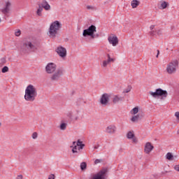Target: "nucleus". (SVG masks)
I'll return each instance as SVG.
<instances>
[{"mask_svg":"<svg viewBox=\"0 0 179 179\" xmlns=\"http://www.w3.org/2000/svg\"><path fill=\"white\" fill-rule=\"evenodd\" d=\"M99 163H101V159H96L94 161V164H99Z\"/></svg>","mask_w":179,"mask_h":179,"instance_id":"nucleus-36","label":"nucleus"},{"mask_svg":"<svg viewBox=\"0 0 179 179\" xmlns=\"http://www.w3.org/2000/svg\"><path fill=\"white\" fill-rule=\"evenodd\" d=\"M132 90V87L131 85H128V87L124 89V93H129V92H131V90Z\"/></svg>","mask_w":179,"mask_h":179,"instance_id":"nucleus-28","label":"nucleus"},{"mask_svg":"<svg viewBox=\"0 0 179 179\" xmlns=\"http://www.w3.org/2000/svg\"><path fill=\"white\" fill-rule=\"evenodd\" d=\"M153 149H155V147L152 145V143L150 142H148L145 143L144 152L145 153H146V155H149V153H150V152H152Z\"/></svg>","mask_w":179,"mask_h":179,"instance_id":"nucleus-12","label":"nucleus"},{"mask_svg":"<svg viewBox=\"0 0 179 179\" xmlns=\"http://www.w3.org/2000/svg\"><path fill=\"white\" fill-rule=\"evenodd\" d=\"M166 8H167V2L163 1L161 3V9H166Z\"/></svg>","mask_w":179,"mask_h":179,"instance_id":"nucleus-31","label":"nucleus"},{"mask_svg":"<svg viewBox=\"0 0 179 179\" xmlns=\"http://www.w3.org/2000/svg\"><path fill=\"white\" fill-rule=\"evenodd\" d=\"M16 179H23V176L22 175H18L17 176Z\"/></svg>","mask_w":179,"mask_h":179,"instance_id":"nucleus-41","label":"nucleus"},{"mask_svg":"<svg viewBox=\"0 0 179 179\" xmlns=\"http://www.w3.org/2000/svg\"><path fill=\"white\" fill-rule=\"evenodd\" d=\"M108 43L112 44L113 47H115L116 45H118V37L117 36L112 34L108 37Z\"/></svg>","mask_w":179,"mask_h":179,"instance_id":"nucleus-9","label":"nucleus"},{"mask_svg":"<svg viewBox=\"0 0 179 179\" xmlns=\"http://www.w3.org/2000/svg\"><path fill=\"white\" fill-rule=\"evenodd\" d=\"M45 71L47 73L52 74L50 77V80L52 82H58L62 75H64V69H57V64L54 63H48L45 66Z\"/></svg>","mask_w":179,"mask_h":179,"instance_id":"nucleus-1","label":"nucleus"},{"mask_svg":"<svg viewBox=\"0 0 179 179\" xmlns=\"http://www.w3.org/2000/svg\"><path fill=\"white\" fill-rule=\"evenodd\" d=\"M76 145L78 146V150H80V149H83V148H85V144H83L80 140H78L77 143L76 142Z\"/></svg>","mask_w":179,"mask_h":179,"instance_id":"nucleus-22","label":"nucleus"},{"mask_svg":"<svg viewBox=\"0 0 179 179\" xmlns=\"http://www.w3.org/2000/svg\"><path fill=\"white\" fill-rule=\"evenodd\" d=\"M72 148V152L73 153H78V150H79V147L76 145V141L73 142V145L71 146Z\"/></svg>","mask_w":179,"mask_h":179,"instance_id":"nucleus-20","label":"nucleus"},{"mask_svg":"<svg viewBox=\"0 0 179 179\" xmlns=\"http://www.w3.org/2000/svg\"><path fill=\"white\" fill-rule=\"evenodd\" d=\"M87 9H89V10L92 9L93 10H94V7H93L92 6H87Z\"/></svg>","mask_w":179,"mask_h":179,"instance_id":"nucleus-39","label":"nucleus"},{"mask_svg":"<svg viewBox=\"0 0 179 179\" xmlns=\"http://www.w3.org/2000/svg\"><path fill=\"white\" fill-rule=\"evenodd\" d=\"M140 3H141V2H139V1L133 0V1H131V7L133 8V9H135V8H138V6H139Z\"/></svg>","mask_w":179,"mask_h":179,"instance_id":"nucleus-21","label":"nucleus"},{"mask_svg":"<svg viewBox=\"0 0 179 179\" xmlns=\"http://www.w3.org/2000/svg\"><path fill=\"white\" fill-rule=\"evenodd\" d=\"M99 148H100V145H99V144H96V145L94 146V149H99Z\"/></svg>","mask_w":179,"mask_h":179,"instance_id":"nucleus-42","label":"nucleus"},{"mask_svg":"<svg viewBox=\"0 0 179 179\" xmlns=\"http://www.w3.org/2000/svg\"><path fill=\"white\" fill-rule=\"evenodd\" d=\"M0 22H1V19H0Z\"/></svg>","mask_w":179,"mask_h":179,"instance_id":"nucleus-48","label":"nucleus"},{"mask_svg":"<svg viewBox=\"0 0 179 179\" xmlns=\"http://www.w3.org/2000/svg\"><path fill=\"white\" fill-rule=\"evenodd\" d=\"M124 100V97L120 96V95H115L113 99V103L114 104H117V103H120V101H122Z\"/></svg>","mask_w":179,"mask_h":179,"instance_id":"nucleus-18","label":"nucleus"},{"mask_svg":"<svg viewBox=\"0 0 179 179\" xmlns=\"http://www.w3.org/2000/svg\"><path fill=\"white\" fill-rule=\"evenodd\" d=\"M106 173L107 169H103L96 174L94 175V176L91 179H105Z\"/></svg>","mask_w":179,"mask_h":179,"instance_id":"nucleus-8","label":"nucleus"},{"mask_svg":"<svg viewBox=\"0 0 179 179\" xmlns=\"http://www.w3.org/2000/svg\"><path fill=\"white\" fill-rule=\"evenodd\" d=\"M149 94L154 97V99L161 97V100L166 99L167 96H169V93L166 90H162V88L157 89L154 92L150 91L149 92Z\"/></svg>","mask_w":179,"mask_h":179,"instance_id":"nucleus-5","label":"nucleus"},{"mask_svg":"<svg viewBox=\"0 0 179 179\" xmlns=\"http://www.w3.org/2000/svg\"><path fill=\"white\" fill-rule=\"evenodd\" d=\"M24 99L26 101L33 102L37 97V88L33 85H29L25 89Z\"/></svg>","mask_w":179,"mask_h":179,"instance_id":"nucleus-2","label":"nucleus"},{"mask_svg":"<svg viewBox=\"0 0 179 179\" xmlns=\"http://www.w3.org/2000/svg\"><path fill=\"white\" fill-rule=\"evenodd\" d=\"M20 34H22V31H20V29H17L15 32V36H16V37H19L20 36Z\"/></svg>","mask_w":179,"mask_h":179,"instance_id":"nucleus-32","label":"nucleus"},{"mask_svg":"<svg viewBox=\"0 0 179 179\" xmlns=\"http://www.w3.org/2000/svg\"><path fill=\"white\" fill-rule=\"evenodd\" d=\"M10 2L7 1L6 2V7L3 9H1V12L2 13H3V15H8V13H9V12H10Z\"/></svg>","mask_w":179,"mask_h":179,"instance_id":"nucleus-16","label":"nucleus"},{"mask_svg":"<svg viewBox=\"0 0 179 179\" xmlns=\"http://www.w3.org/2000/svg\"><path fill=\"white\" fill-rule=\"evenodd\" d=\"M38 6H41L45 10H50L51 9V6H50L46 0H42L41 3L38 4Z\"/></svg>","mask_w":179,"mask_h":179,"instance_id":"nucleus-14","label":"nucleus"},{"mask_svg":"<svg viewBox=\"0 0 179 179\" xmlns=\"http://www.w3.org/2000/svg\"><path fill=\"white\" fill-rule=\"evenodd\" d=\"M1 72H2V73H6V72H9V68L8 66H5L1 69Z\"/></svg>","mask_w":179,"mask_h":179,"instance_id":"nucleus-29","label":"nucleus"},{"mask_svg":"<svg viewBox=\"0 0 179 179\" xmlns=\"http://www.w3.org/2000/svg\"><path fill=\"white\" fill-rule=\"evenodd\" d=\"M55 51L58 56H59L61 58H66V48L62 47V46H58Z\"/></svg>","mask_w":179,"mask_h":179,"instance_id":"nucleus-7","label":"nucleus"},{"mask_svg":"<svg viewBox=\"0 0 179 179\" xmlns=\"http://www.w3.org/2000/svg\"><path fill=\"white\" fill-rule=\"evenodd\" d=\"M163 33V31L162 30V29H156L155 31H150V34L151 36H155V34H157L158 36H162Z\"/></svg>","mask_w":179,"mask_h":179,"instance_id":"nucleus-19","label":"nucleus"},{"mask_svg":"<svg viewBox=\"0 0 179 179\" xmlns=\"http://www.w3.org/2000/svg\"><path fill=\"white\" fill-rule=\"evenodd\" d=\"M67 117L72 120L73 118V113L72 111L69 112L67 113Z\"/></svg>","mask_w":179,"mask_h":179,"instance_id":"nucleus-33","label":"nucleus"},{"mask_svg":"<svg viewBox=\"0 0 179 179\" xmlns=\"http://www.w3.org/2000/svg\"><path fill=\"white\" fill-rule=\"evenodd\" d=\"M155 27V25H151V26L150 27V29L151 31H155V30H154Z\"/></svg>","mask_w":179,"mask_h":179,"instance_id":"nucleus-40","label":"nucleus"},{"mask_svg":"<svg viewBox=\"0 0 179 179\" xmlns=\"http://www.w3.org/2000/svg\"><path fill=\"white\" fill-rule=\"evenodd\" d=\"M138 120H139V115H136L131 117V121L132 122H138Z\"/></svg>","mask_w":179,"mask_h":179,"instance_id":"nucleus-25","label":"nucleus"},{"mask_svg":"<svg viewBox=\"0 0 179 179\" xmlns=\"http://www.w3.org/2000/svg\"><path fill=\"white\" fill-rule=\"evenodd\" d=\"M48 179H55V176L54 174H50L48 176Z\"/></svg>","mask_w":179,"mask_h":179,"instance_id":"nucleus-35","label":"nucleus"},{"mask_svg":"<svg viewBox=\"0 0 179 179\" xmlns=\"http://www.w3.org/2000/svg\"><path fill=\"white\" fill-rule=\"evenodd\" d=\"M174 170H176V171H178L179 172V165H176L174 166Z\"/></svg>","mask_w":179,"mask_h":179,"instance_id":"nucleus-38","label":"nucleus"},{"mask_svg":"<svg viewBox=\"0 0 179 179\" xmlns=\"http://www.w3.org/2000/svg\"><path fill=\"white\" fill-rule=\"evenodd\" d=\"M87 167V164L86 162H82L80 164V169L83 171L84 170H86V168Z\"/></svg>","mask_w":179,"mask_h":179,"instance_id":"nucleus-27","label":"nucleus"},{"mask_svg":"<svg viewBox=\"0 0 179 179\" xmlns=\"http://www.w3.org/2000/svg\"><path fill=\"white\" fill-rule=\"evenodd\" d=\"M108 101H110V94L107 93L103 94L100 99L101 104L103 106H107V104H108Z\"/></svg>","mask_w":179,"mask_h":179,"instance_id":"nucleus-10","label":"nucleus"},{"mask_svg":"<svg viewBox=\"0 0 179 179\" xmlns=\"http://www.w3.org/2000/svg\"><path fill=\"white\" fill-rule=\"evenodd\" d=\"M96 26L91 25L87 29H84L83 36L84 37H87V36H90L92 38H94V33H96Z\"/></svg>","mask_w":179,"mask_h":179,"instance_id":"nucleus-6","label":"nucleus"},{"mask_svg":"<svg viewBox=\"0 0 179 179\" xmlns=\"http://www.w3.org/2000/svg\"><path fill=\"white\" fill-rule=\"evenodd\" d=\"M78 118H79V117L76 116V117H74V120H76H76H78Z\"/></svg>","mask_w":179,"mask_h":179,"instance_id":"nucleus-45","label":"nucleus"},{"mask_svg":"<svg viewBox=\"0 0 179 179\" xmlns=\"http://www.w3.org/2000/svg\"><path fill=\"white\" fill-rule=\"evenodd\" d=\"M138 111L139 108L138 107H135L131 110V114H134V115H135V114H138Z\"/></svg>","mask_w":179,"mask_h":179,"instance_id":"nucleus-26","label":"nucleus"},{"mask_svg":"<svg viewBox=\"0 0 179 179\" xmlns=\"http://www.w3.org/2000/svg\"><path fill=\"white\" fill-rule=\"evenodd\" d=\"M175 117H176L177 120L179 121V112H176Z\"/></svg>","mask_w":179,"mask_h":179,"instance_id":"nucleus-37","label":"nucleus"},{"mask_svg":"<svg viewBox=\"0 0 179 179\" xmlns=\"http://www.w3.org/2000/svg\"><path fill=\"white\" fill-rule=\"evenodd\" d=\"M61 27H62V25L61 24V22L59 21H55L52 22L48 31L49 37H50L51 38H55Z\"/></svg>","mask_w":179,"mask_h":179,"instance_id":"nucleus-3","label":"nucleus"},{"mask_svg":"<svg viewBox=\"0 0 179 179\" xmlns=\"http://www.w3.org/2000/svg\"><path fill=\"white\" fill-rule=\"evenodd\" d=\"M108 59L104 60L101 64V66L103 68H107V65L110 64V62H114L115 61V59L111 58L110 56V54H107Z\"/></svg>","mask_w":179,"mask_h":179,"instance_id":"nucleus-15","label":"nucleus"},{"mask_svg":"<svg viewBox=\"0 0 179 179\" xmlns=\"http://www.w3.org/2000/svg\"><path fill=\"white\" fill-rule=\"evenodd\" d=\"M38 134L37 132H34L32 134V139H37Z\"/></svg>","mask_w":179,"mask_h":179,"instance_id":"nucleus-34","label":"nucleus"},{"mask_svg":"<svg viewBox=\"0 0 179 179\" xmlns=\"http://www.w3.org/2000/svg\"><path fill=\"white\" fill-rule=\"evenodd\" d=\"M24 47H26V48H27V50H29V51H36L37 50V46L35 45L34 44H33L31 42L29 41V42H25L24 43Z\"/></svg>","mask_w":179,"mask_h":179,"instance_id":"nucleus-11","label":"nucleus"},{"mask_svg":"<svg viewBox=\"0 0 179 179\" xmlns=\"http://www.w3.org/2000/svg\"><path fill=\"white\" fill-rule=\"evenodd\" d=\"M60 129H62V131H65V129H66V123H62L60 124Z\"/></svg>","mask_w":179,"mask_h":179,"instance_id":"nucleus-30","label":"nucleus"},{"mask_svg":"<svg viewBox=\"0 0 179 179\" xmlns=\"http://www.w3.org/2000/svg\"><path fill=\"white\" fill-rule=\"evenodd\" d=\"M127 139H132L134 143H136V142H138V140H136V138L135 137V134H134V131H129L127 134Z\"/></svg>","mask_w":179,"mask_h":179,"instance_id":"nucleus-17","label":"nucleus"},{"mask_svg":"<svg viewBox=\"0 0 179 179\" xmlns=\"http://www.w3.org/2000/svg\"><path fill=\"white\" fill-rule=\"evenodd\" d=\"M166 158L167 159V160H174V156H173V154H171V152H168L166 155Z\"/></svg>","mask_w":179,"mask_h":179,"instance_id":"nucleus-24","label":"nucleus"},{"mask_svg":"<svg viewBox=\"0 0 179 179\" xmlns=\"http://www.w3.org/2000/svg\"><path fill=\"white\" fill-rule=\"evenodd\" d=\"M106 132L110 134H115L117 132V127L114 124H110L106 127Z\"/></svg>","mask_w":179,"mask_h":179,"instance_id":"nucleus-13","label":"nucleus"},{"mask_svg":"<svg viewBox=\"0 0 179 179\" xmlns=\"http://www.w3.org/2000/svg\"><path fill=\"white\" fill-rule=\"evenodd\" d=\"M43 7H41V6H38V8L36 10V15H38V16H43L42 12H43Z\"/></svg>","mask_w":179,"mask_h":179,"instance_id":"nucleus-23","label":"nucleus"},{"mask_svg":"<svg viewBox=\"0 0 179 179\" xmlns=\"http://www.w3.org/2000/svg\"><path fill=\"white\" fill-rule=\"evenodd\" d=\"M157 55L156 57L159 58V54H160V51L159 50H157Z\"/></svg>","mask_w":179,"mask_h":179,"instance_id":"nucleus-43","label":"nucleus"},{"mask_svg":"<svg viewBox=\"0 0 179 179\" xmlns=\"http://www.w3.org/2000/svg\"><path fill=\"white\" fill-rule=\"evenodd\" d=\"M2 125V124L0 122V127Z\"/></svg>","mask_w":179,"mask_h":179,"instance_id":"nucleus-47","label":"nucleus"},{"mask_svg":"<svg viewBox=\"0 0 179 179\" xmlns=\"http://www.w3.org/2000/svg\"><path fill=\"white\" fill-rule=\"evenodd\" d=\"M80 100V99H78V102H77L78 106L80 105V102H79Z\"/></svg>","mask_w":179,"mask_h":179,"instance_id":"nucleus-46","label":"nucleus"},{"mask_svg":"<svg viewBox=\"0 0 179 179\" xmlns=\"http://www.w3.org/2000/svg\"><path fill=\"white\" fill-rule=\"evenodd\" d=\"M1 62H3V64H5V62H6V60L5 59H1Z\"/></svg>","mask_w":179,"mask_h":179,"instance_id":"nucleus-44","label":"nucleus"},{"mask_svg":"<svg viewBox=\"0 0 179 179\" xmlns=\"http://www.w3.org/2000/svg\"><path fill=\"white\" fill-rule=\"evenodd\" d=\"M178 65H179L178 60L174 59L171 61L166 65L167 73H169V75H173V73H176V72H177V70L178 69Z\"/></svg>","mask_w":179,"mask_h":179,"instance_id":"nucleus-4","label":"nucleus"}]
</instances>
